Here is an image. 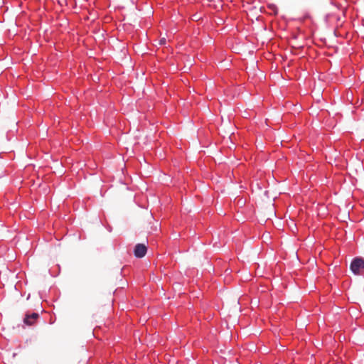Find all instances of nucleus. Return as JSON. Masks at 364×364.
Returning <instances> with one entry per match:
<instances>
[{
  "label": "nucleus",
  "instance_id": "obj_3",
  "mask_svg": "<svg viewBox=\"0 0 364 364\" xmlns=\"http://www.w3.org/2000/svg\"><path fill=\"white\" fill-rule=\"evenodd\" d=\"M39 318L38 313L26 314L23 319V323L27 326H32L34 324Z\"/></svg>",
  "mask_w": 364,
  "mask_h": 364
},
{
  "label": "nucleus",
  "instance_id": "obj_1",
  "mask_svg": "<svg viewBox=\"0 0 364 364\" xmlns=\"http://www.w3.org/2000/svg\"><path fill=\"white\" fill-rule=\"evenodd\" d=\"M350 269L355 275H361L364 271V259L355 257L350 262Z\"/></svg>",
  "mask_w": 364,
  "mask_h": 364
},
{
  "label": "nucleus",
  "instance_id": "obj_2",
  "mask_svg": "<svg viewBox=\"0 0 364 364\" xmlns=\"http://www.w3.org/2000/svg\"><path fill=\"white\" fill-rule=\"evenodd\" d=\"M146 252V247L144 244L139 243L134 247V255L137 258H141L145 256Z\"/></svg>",
  "mask_w": 364,
  "mask_h": 364
},
{
  "label": "nucleus",
  "instance_id": "obj_4",
  "mask_svg": "<svg viewBox=\"0 0 364 364\" xmlns=\"http://www.w3.org/2000/svg\"><path fill=\"white\" fill-rule=\"evenodd\" d=\"M166 43V40L165 38H161L160 40H159V44L160 45H165Z\"/></svg>",
  "mask_w": 364,
  "mask_h": 364
}]
</instances>
